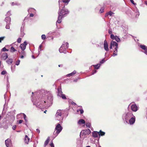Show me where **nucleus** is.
Segmentation results:
<instances>
[{"instance_id": "f257e3e1", "label": "nucleus", "mask_w": 147, "mask_h": 147, "mask_svg": "<svg viewBox=\"0 0 147 147\" xmlns=\"http://www.w3.org/2000/svg\"><path fill=\"white\" fill-rule=\"evenodd\" d=\"M32 101L33 105L40 109L44 108L46 107H49L53 103V96L50 91L42 89L34 93L32 92Z\"/></svg>"}, {"instance_id": "f03ea898", "label": "nucleus", "mask_w": 147, "mask_h": 147, "mask_svg": "<svg viewBox=\"0 0 147 147\" xmlns=\"http://www.w3.org/2000/svg\"><path fill=\"white\" fill-rule=\"evenodd\" d=\"M65 6V5H64L63 9H59L58 12V20L56 22V25L57 23L59 24L61 23L62 18L66 17L69 13V11L67 9H66Z\"/></svg>"}, {"instance_id": "7ed1b4c3", "label": "nucleus", "mask_w": 147, "mask_h": 147, "mask_svg": "<svg viewBox=\"0 0 147 147\" xmlns=\"http://www.w3.org/2000/svg\"><path fill=\"white\" fill-rule=\"evenodd\" d=\"M133 116V114L131 111L125 112L123 114L122 118L125 122L128 123V120Z\"/></svg>"}, {"instance_id": "20e7f679", "label": "nucleus", "mask_w": 147, "mask_h": 147, "mask_svg": "<svg viewBox=\"0 0 147 147\" xmlns=\"http://www.w3.org/2000/svg\"><path fill=\"white\" fill-rule=\"evenodd\" d=\"M62 110H58L57 111L55 115L56 119L57 120L61 121H60V123L63 122L62 120L63 119V116L62 115Z\"/></svg>"}, {"instance_id": "39448f33", "label": "nucleus", "mask_w": 147, "mask_h": 147, "mask_svg": "<svg viewBox=\"0 0 147 147\" xmlns=\"http://www.w3.org/2000/svg\"><path fill=\"white\" fill-rule=\"evenodd\" d=\"M63 129V127L60 124H57L55 128V131L53 132L54 138H55L58 134L61 132Z\"/></svg>"}, {"instance_id": "423d86ee", "label": "nucleus", "mask_w": 147, "mask_h": 147, "mask_svg": "<svg viewBox=\"0 0 147 147\" xmlns=\"http://www.w3.org/2000/svg\"><path fill=\"white\" fill-rule=\"evenodd\" d=\"M68 43L67 42H64L59 49V52L61 53H63L65 54L66 53V49L68 48Z\"/></svg>"}, {"instance_id": "0eeeda50", "label": "nucleus", "mask_w": 147, "mask_h": 147, "mask_svg": "<svg viewBox=\"0 0 147 147\" xmlns=\"http://www.w3.org/2000/svg\"><path fill=\"white\" fill-rule=\"evenodd\" d=\"M91 132L90 130L89 129H87L81 131L80 133V136H83V135H86L87 134H89Z\"/></svg>"}, {"instance_id": "6e6552de", "label": "nucleus", "mask_w": 147, "mask_h": 147, "mask_svg": "<svg viewBox=\"0 0 147 147\" xmlns=\"http://www.w3.org/2000/svg\"><path fill=\"white\" fill-rule=\"evenodd\" d=\"M135 117L133 115L132 116H131V118L128 120V123L130 125L133 124L135 121Z\"/></svg>"}, {"instance_id": "1a4fd4ad", "label": "nucleus", "mask_w": 147, "mask_h": 147, "mask_svg": "<svg viewBox=\"0 0 147 147\" xmlns=\"http://www.w3.org/2000/svg\"><path fill=\"white\" fill-rule=\"evenodd\" d=\"M27 44L28 43L26 41H25L23 43L21 44L20 45V47L22 51H24V50L26 49V46Z\"/></svg>"}, {"instance_id": "9d476101", "label": "nucleus", "mask_w": 147, "mask_h": 147, "mask_svg": "<svg viewBox=\"0 0 147 147\" xmlns=\"http://www.w3.org/2000/svg\"><path fill=\"white\" fill-rule=\"evenodd\" d=\"M104 48L105 50L107 51H109L108 44L107 41L105 40L104 42Z\"/></svg>"}, {"instance_id": "9b49d317", "label": "nucleus", "mask_w": 147, "mask_h": 147, "mask_svg": "<svg viewBox=\"0 0 147 147\" xmlns=\"http://www.w3.org/2000/svg\"><path fill=\"white\" fill-rule=\"evenodd\" d=\"M131 110L134 112H136L138 110L137 106L136 104H133L131 106Z\"/></svg>"}, {"instance_id": "f8f14e48", "label": "nucleus", "mask_w": 147, "mask_h": 147, "mask_svg": "<svg viewBox=\"0 0 147 147\" xmlns=\"http://www.w3.org/2000/svg\"><path fill=\"white\" fill-rule=\"evenodd\" d=\"M140 47L141 48L144 50V52L147 55V47L144 45H140Z\"/></svg>"}, {"instance_id": "ddd939ff", "label": "nucleus", "mask_w": 147, "mask_h": 147, "mask_svg": "<svg viewBox=\"0 0 147 147\" xmlns=\"http://www.w3.org/2000/svg\"><path fill=\"white\" fill-rule=\"evenodd\" d=\"M4 20L6 22V24H10L11 19L9 16H7L6 17Z\"/></svg>"}, {"instance_id": "4468645a", "label": "nucleus", "mask_w": 147, "mask_h": 147, "mask_svg": "<svg viewBox=\"0 0 147 147\" xmlns=\"http://www.w3.org/2000/svg\"><path fill=\"white\" fill-rule=\"evenodd\" d=\"M5 144L7 147H9L11 144V141L10 140L8 139L5 141Z\"/></svg>"}, {"instance_id": "2eb2a0df", "label": "nucleus", "mask_w": 147, "mask_h": 147, "mask_svg": "<svg viewBox=\"0 0 147 147\" xmlns=\"http://www.w3.org/2000/svg\"><path fill=\"white\" fill-rule=\"evenodd\" d=\"M28 12L29 13H35L36 12V10L33 8H30L28 10Z\"/></svg>"}, {"instance_id": "dca6fc26", "label": "nucleus", "mask_w": 147, "mask_h": 147, "mask_svg": "<svg viewBox=\"0 0 147 147\" xmlns=\"http://www.w3.org/2000/svg\"><path fill=\"white\" fill-rule=\"evenodd\" d=\"M92 135L93 137L94 138H97L98 135V132L97 131H94L92 132Z\"/></svg>"}, {"instance_id": "f3484780", "label": "nucleus", "mask_w": 147, "mask_h": 147, "mask_svg": "<svg viewBox=\"0 0 147 147\" xmlns=\"http://www.w3.org/2000/svg\"><path fill=\"white\" fill-rule=\"evenodd\" d=\"M2 59L4 60H5L8 58V55L7 53H3L1 57Z\"/></svg>"}, {"instance_id": "a211bd4d", "label": "nucleus", "mask_w": 147, "mask_h": 147, "mask_svg": "<svg viewBox=\"0 0 147 147\" xmlns=\"http://www.w3.org/2000/svg\"><path fill=\"white\" fill-rule=\"evenodd\" d=\"M111 43L113 45V47H115V48L118 49V44L115 41H112Z\"/></svg>"}, {"instance_id": "6ab92c4d", "label": "nucleus", "mask_w": 147, "mask_h": 147, "mask_svg": "<svg viewBox=\"0 0 147 147\" xmlns=\"http://www.w3.org/2000/svg\"><path fill=\"white\" fill-rule=\"evenodd\" d=\"M24 26H21L20 29V37H23L24 35Z\"/></svg>"}, {"instance_id": "aec40b11", "label": "nucleus", "mask_w": 147, "mask_h": 147, "mask_svg": "<svg viewBox=\"0 0 147 147\" xmlns=\"http://www.w3.org/2000/svg\"><path fill=\"white\" fill-rule=\"evenodd\" d=\"M118 49L115 48V50L113 51V54L112 55V56L115 57L117 55Z\"/></svg>"}, {"instance_id": "412c9836", "label": "nucleus", "mask_w": 147, "mask_h": 147, "mask_svg": "<svg viewBox=\"0 0 147 147\" xmlns=\"http://www.w3.org/2000/svg\"><path fill=\"white\" fill-rule=\"evenodd\" d=\"M63 93L61 90V87L58 88L57 89V95L59 96Z\"/></svg>"}, {"instance_id": "4be33fe9", "label": "nucleus", "mask_w": 147, "mask_h": 147, "mask_svg": "<svg viewBox=\"0 0 147 147\" xmlns=\"http://www.w3.org/2000/svg\"><path fill=\"white\" fill-rule=\"evenodd\" d=\"M134 11L135 12L136 17H138L140 15V13L138 10L136 8L135 9H134Z\"/></svg>"}, {"instance_id": "5701e85b", "label": "nucleus", "mask_w": 147, "mask_h": 147, "mask_svg": "<svg viewBox=\"0 0 147 147\" xmlns=\"http://www.w3.org/2000/svg\"><path fill=\"white\" fill-rule=\"evenodd\" d=\"M30 139L28 137L27 135H26L24 138V142L27 143L28 144L29 141L30 140Z\"/></svg>"}, {"instance_id": "b1692460", "label": "nucleus", "mask_w": 147, "mask_h": 147, "mask_svg": "<svg viewBox=\"0 0 147 147\" xmlns=\"http://www.w3.org/2000/svg\"><path fill=\"white\" fill-rule=\"evenodd\" d=\"M58 2L59 3V9H61V8L63 9V6L62 5L63 2L61 0L60 1V0H59Z\"/></svg>"}, {"instance_id": "393cba45", "label": "nucleus", "mask_w": 147, "mask_h": 147, "mask_svg": "<svg viewBox=\"0 0 147 147\" xmlns=\"http://www.w3.org/2000/svg\"><path fill=\"white\" fill-rule=\"evenodd\" d=\"M13 60L12 58H8V60L6 61V62L9 64H11L12 63Z\"/></svg>"}, {"instance_id": "a878e982", "label": "nucleus", "mask_w": 147, "mask_h": 147, "mask_svg": "<svg viewBox=\"0 0 147 147\" xmlns=\"http://www.w3.org/2000/svg\"><path fill=\"white\" fill-rule=\"evenodd\" d=\"M85 121L83 119H80L78 121V123L79 124H84L85 123Z\"/></svg>"}, {"instance_id": "bb28decb", "label": "nucleus", "mask_w": 147, "mask_h": 147, "mask_svg": "<svg viewBox=\"0 0 147 147\" xmlns=\"http://www.w3.org/2000/svg\"><path fill=\"white\" fill-rule=\"evenodd\" d=\"M98 132V135L100 136H104L105 134V133L103 131H102L101 130H100Z\"/></svg>"}, {"instance_id": "cd10ccee", "label": "nucleus", "mask_w": 147, "mask_h": 147, "mask_svg": "<svg viewBox=\"0 0 147 147\" xmlns=\"http://www.w3.org/2000/svg\"><path fill=\"white\" fill-rule=\"evenodd\" d=\"M15 119V117L13 116H11L9 117V122L10 123L13 122Z\"/></svg>"}, {"instance_id": "c85d7f7f", "label": "nucleus", "mask_w": 147, "mask_h": 147, "mask_svg": "<svg viewBox=\"0 0 147 147\" xmlns=\"http://www.w3.org/2000/svg\"><path fill=\"white\" fill-rule=\"evenodd\" d=\"M76 71L75 70H74L73 72L72 73H70L69 74H67L66 75V76L67 77H70V76H72L74 75L76 73Z\"/></svg>"}, {"instance_id": "c756f323", "label": "nucleus", "mask_w": 147, "mask_h": 147, "mask_svg": "<svg viewBox=\"0 0 147 147\" xmlns=\"http://www.w3.org/2000/svg\"><path fill=\"white\" fill-rule=\"evenodd\" d=\"M93 66L95 69H98L99 68L100 64H98L95 65H93Z\"/></svg>"}, {"instance_id": "7c9ffc66", "label": "nucleus", "mask_w": 147, "mask_h": 147, "mask_svg": "<svg viewBox=\"0 0 147 147\" xmlns=\"http://www.w3.org/2000/svg\"><path fill=\"white\" fill-rule=\"evenodd\" d=\"M49 139H50V137H49L47 138V139L45 141V142L44 145L45 146H47L48 144L49 141Z\"/></svg>"}, {"instance_id": "2f4dec72", "label": "nucleus", "mask_w": 147, "mask_h": 147, "mask_svg": "<svg viewBox=\"0 0 147 147\" xmlns=\"http://www.w3.org/2000/svg\"><path fill=\"white\" fill-rule=\"evenodd\" d=\"M59 96H60L63 99H67V98L65 95L63 94V93L62 94H61V95H60Z\"/></svg>"}, {"instance_id": "473e14b6", "label": "nucleus", "mask_w": 147, "mask_h": 147, "mask_svg": "<svg viewBox=\"0 0 147 147\" xmlns=\"http://www.w3.org/2000/svg\"><path fill=\"white\" fill-rule=\"evenodd\" d=\"M16 51V50L14 49V48L13 47H11L10 49V51L11 52H14Z\"/></svg>"}, {"instance_id": "72a5a7b5", "label": "nucleus", "mask_w": 147, "mask_h": 147, "mask_svg": "<svg viewBox=\"0 0 147 147\" xmlns=\"http://www.w3.org/2000/svg\"><path fill=\"white\" fill-rule=\"evenodd\" d=\"M113 13L112 11H110L105 14V16H107L109 15L110 16H111L112 15Z\"/></svg>"}, {"instance_id": "f704fd0d", "label": "nucleus", "mask_w": 147, "mask_h": 147, "mask_svg": "<svg viewBox=\"0 0 147 147\" xmlns=\"http://www.w3.org/2000/svg\"><path fill=\"white\" fill-rule=\"evenodd\" d=\"M114 39L117 42H119L120 41V40L119 38L118 37L116 36H115V37Z\"/></svg>"}, {"instance_id": "c9c22d12", "label": "nucleus", "mask_w": 147, "mask_h": 147, "mask_svg": "<svg viewBox=\"0 0 147 147\" xmlns=\"http://www.w3.org/2000/svg\"><path fill=\"white\" fill-rule=\"evenodd\" d=\"M7 88H9V83L8 80V78L7 77Z\"/></svg>"}, {"instance_id": "e433bc0d", "label": "nucleus", "mask_w": 147, "mask_h": 147, "mask_svg": "<svg viewBox=\"0 0 147 147\" xmlns=\"http://www.w3.org/2000/svg\"><path fill=\"white\" fill-rule=\"evenodd\" d=\"M23 118H24V120L26 122H27L28 121V120L26 119V115L24 114V113H23Z\"/></svg>"}, {"instance_id": "4c0bfd02", "label": "nucleus", "mask_w": 147, "mask_h": 147, "mask_svg": "<svg viewBox=\"0 0 147 147\" xmlns=\"http://www.w3.org/2000/svg\"><path fill=\"white\" fill-rule=\"evenodd\" d=\"M21 55H24V56H26V53L25 51H21Z\"/></svg>"}, {"instance_id": "58836bf2", "label": "nucleus", "mask_w": 147, "mask_h": 147, "mask_svg": "<svg viewBox=\"0 0 147 147\" xmlns=\"http://www.w3.org/2000/svg\"><path fill=\"white\" fill-rule=\"evenodd\" d=\"M11 5H20V4L19 3H14V2H12L11 3Z\"/></svg>"}, {"instance_id": "ea45409f", "label": "nucleus", "mask_w": 147, "mask_h": 147, "mask_svg": "<svg viewBox=\"0 0 147 147\" xmlns=\"http://www.w3.org/2000/svg\"><path fill=\"white\" fill-rule=\"evenodd\" d=\"M86 126L89 128H90L91 127V124L89 122L87 123L86 124Z\"/></svg>"}, {"instance_id": "a19ab883", "label": "nucleus", "mask_w": 147, "mask_h": 147, "mask_svg": "<svg viewBox=\"0 0 147 147\" xmlns=\"http://www.w3.org/2000/svg\"><path fill=\"white\" fill-rule=\"evenodd\" d=\"M20 60H18L16 62V65H18L20 63Z\"/></svg>"}, {"instance_id": "79ce46f5", "label": "nucleus", "mask_w": 147, "mask_h": 147, "mask_svg": "<svg viewBox=\"0 0 147 147\" xmlns=\"http://www.w3.org/2000/svg\"><path fill=\"white\" fill-rule=\"evenodd\" d=\"M82 108V107L80 106V108L81 109H80L79 110H80V114H82L83 113H84V112L83 110L82 109H81Z\"/></svg>"}, {"instance_id": "37998d69", "label": "nucleus", "mask_w": 147, "mask_h": 147, "mask_svg": "<svg viewBox=\"0 0 147 147\" xmlns=\"http://www.w3.org/2000/svg\"><path fill=\"white\" fill-rule=\"evenodd\" d=\"M41 38L42 40H44L46 39V36L45 34H42L41 36Z\"/></svg>"}, {"instance_id": "c03bdc74", "label": "nucleus", "mask_w": 147, "mask_h": 147, "mask_svg": "<svg viewBox=\"0 0 147 147\" xmlns=\"http://www.w3.org/2000/svg\"><path fill=\"white\" fill-rule=\"evenodd\" d=\"M42 47V46L41 45H40V46L39 47L38 50V55L40 54V53H39L40 51H41V48Z\"/></svg>"}, {"instance_id": "a18cd8bd", "label": "nucleus", "mask_w": 147, "mask_h": 147, "mask_svg": "<svg viewBox=\"0 0 147 147\" xmlns=\"http://www.w3.org/2000/svg\"><path fill=\"white\" fill-rule=\"evenodd\" d=\"M115 37V36L113 34H111V36H110V37H111V38L112 39H114Z\"/></svg>"}, {"instance_id": "49530a36", "label": "nucleus", "mask_w": 147, "mask_h": 147, "mask_svg": "<svg viewBox=\"0 0 147 147\" xmlns=\"http://www.w3.org/2000/svg\"><path fill=\"white\" fill-rule=\"evenodd\" d=\"M6 24V25L5 26V28L7 29H9L10 28L9 24Z\"/></svg>"}, {"instance_id": "de8ad7c7", "label": "nucleus", "mask_w": 147, "mask_h": 147, "mask_svg": "<svg viewBox=\"0 0 147 147\" xmlns=\"http://www.w3.org/2000/svg\"><path fill=\"white\" fill-rule=\"evenodd\" d=\"M105 59H103L101 61H100V63L101 64H102L104 63L105 62Z\"/></svg>"}, {"instance_id": "09e8293b", "label": "nucleus", "mask_w": 147, "mask_h": 147, "mask_svg": "<svg viewBox=\"0 0 147 147\" xmlns=\"http://www.w3.org/2000/svg\"><path fill=\"white\" fill-rule=\"evenodd\" d=\"M7 73V72L5 70L3 71L1 73V75H5Z\"/></svg>"}, {"instance_id": "8fccbe9b", "label": "nucleus", "mask_w": 147, "mask_h": 147, "mask_svg": "<svg viewBox=\"0 0 147 147\" xmlns=\"http://www.w3.org/2000/svg\"><path fill=\"white\" fill-rule=\"evenodd\" d=\"M2 51H8V50L6 49L5 47H4L2 49Z\"/></svg>"}, {"instance_id": "3c124183", "label": "nucleus", "mask_w": 147, "mask_h": 147, "mask_svg": "<svg viewBox=\"0 0 147 147\" xmlns=\"http://www.w3.org/2000/svg\"><path fill=\"white\" fill-rule=\"evenodd\" d=\"M22 40V38H19L18 39L17 41L18 43H20Z\"/></svg>"}, {"instance_id": "603ef678", "label": "nucleus", "mask_w": 147, "mask_h": 147, "mask_svg": "<svg viewBox=\"0 0 147 147\" xmlns=\"http://www.w3.org/2000/svg\"><path fill=\"white\" fill-rule=\"evenodd\" d=\"M104 8L103 7H101L100 10V12L101 13L103 12Z\"/></svg>"}, {"instance_id": "864d4df0", "label": "nucleus", "mask_w": 147, "mask_h": 147, "mask_svg": "<svg viewBox=\"0 0 147 147\" xmlns=\"http://www.w3.org/2000/svg\"><path fill=\"white\" fill-rule=\"evenodd\" d=\"M4 38V36H3L0 37V42H1V41L3 40Z\"/></svg>"}, {"instance_id": "5fc2aeb1", "label": "nucleus", "mask_w": 147, "mask_h": 147, "mask_svg": "<svg viewBox=\"0 0 147 147\" xmlns=\"http://www.w3.org/2000/svg\"><path fill=\"white\" fill-rule=\"evenodd\" d=\"M15 66H14L13 67L12 66H11V69L12 72H13L14 71Z\"/></svg>"}, {"instance_id": "6e6d98bb", "label": "nucleus", "mask_w": 147, "mask_h": 147, "mask_svg": "<svg viewBox=\"0 0 147 147\" xmlns=\"http://www.w3.org/2000/svg\"><path fill=\"white\" fill-rule=\"evenodd\" d=\"M133 4L136 5V3H135L133 0H129Z\"/></svg>"}, {"instance_id": "4d7b16f0", "label": "nucleus", "mask_w": 147, "mask_h": 147, "mask_svg": "<svg viewBox=\"0 0 147 147\" xmlns=\"http://www.w3.org/2000/svg\"><path fill=\"white\" fill-rule=\"evenodd\" d=\"M97 72V71L95 70H93L92 72V75H93L94 74H95Z\"/></svg>"}, {"instance_id": "13d9d810", "label": "nucleus", "mask_w": 147, "mask_h": 147, "mask_svg": "<svg viewBox=\"0 0 147 147\" xmlns=\"http://www.w3.org/2000/svg\"><path fill=\"white\" fill-rule=\"evenodd\" d=\"M11 13L10 11H8L7 13V16H9L11 15Z\"/></svg>"}, {"instance_id": "bf43d9fd", "label": "nucleus", "mask_w": 147, "mask_h": 147, "mask_svg": "<svg viewBox=\"0 0 147 147\" xmlns=\"http://www.w3.org/2000/svg\"><path fill=\"white\" fill-rule=\"evenodd\" d=\"M16 125H14L12 127V129L13 130H15L16 129Z\"/></svg>"}, {"instance_id": "052dcab7", "label": "nucleus", "mask_w": 147, "mask_h": 147, "mask_svg": "<svg viewBox=\"0 0 147 147\" xmlns=\"http://www.w3.org/2000/svg\"><path fill=\"white\" fill-rule=\"evenodd\" d=\"M34 15L33 13H30V17H33L34 16Z\"/></svg>"}, {"instance_id": "680f3d73", "label": "nucleus", "mask_w": 147, "mask_h": 147, "mask_svg": "<svg viewBox=\"0 0 147 147\" xmlns=\"http://www.w3.org/2000/svg\"><path fill=\"white\" fill-rule=\"evenodd\" d=\"M23 121V120H19L18 123L19 124H20L22 123Z\"/></svg>"}, {"instance_id": "e2e57ef3", "label": "nucleus", "mask_w": 147, "mask_h": 147, "mask_svg": "<svg viewBox=\"0 0 147 147\" xmlns=\"http://www.w3.org/2000/svg\"><path fill=\"white\" fill-rule=\"evenodd\" d=\"M109 33V34H111L112 33V31L111 30H109L108 31Z\"/></svg>"}, {"instance_id": "0e129e2a", "label": "nucleus", "mask_w": 147, "mask_h": 147, "mask_svg": "<svg viewBox=\"0 0 147 147\" xmlns=\"http://www.w3.org/2000/svg\"><path fill=\"white\" fill-rule=\"evenodd\" d=\"M50 146L51 147H54V144L53 143V142H52L51 144H50Z\"/></svg>"}, {"instance_id": "69168bd1", "label": "nucleus", "mask_w": 147, "mask_h": 147, "mask_svg": "<svg viewBox=\"0 0 147 147\" xmlns=\"http://www.w3.org/2000/svg\"><path fill=\"white\" fill-rule=\"evenodd\" d=\"M113 45L111 44V43H110V45L109 47V48L110 49H112V48Z\"/></svg>"}, {"instance_id": "338daca9", "label": "nucleus", "mask_w": 147, "mask_h": 147, "mask_svg": "<svg viewBox=\"0 0 147 147\" xmlns=\"http://www.w3.org/2000/svg\"><path fill=\"white\" fill-rule=\"evenodd\" d=\"M71 104L72 105H76V104L73 101L71 102Z\"/></svg>"}, {"instance_id": "774afa93", "label": "nucleus", "mask_w": 147, "mask_h": 147, "mask_svg": "<svg viewBox=\"0 0 147 147\" xmlns=\"http://www.w3.org/2000/svg\"><path fill=\"white\" fill-rule=\"evenodd\" d=\"M36 131L39 134L40 133V130L38 129H36Z\"/></svg>"}]
</instances>
